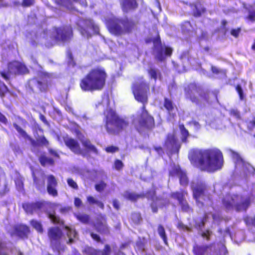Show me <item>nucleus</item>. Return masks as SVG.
I'll use <instances>...</instances> for the list:
<instances>
[{"instance_id": "1", "label": "nucleus", "mask_w": 255, "mask_h": 255, "mask_svg": "<svg viewBox=\"0 0 255 255\" xmlns=\"http://www.w3.org/2000/svg\"><path fill=\"white\" fill-rule=\"evenodd\" d=\"M191 163L201 171L213 172L221 168L223 156L218 149L192 150L189 154Z\"/></svg>"}, {"instance_id": "2", "label": "nucleus", "mask_w": 255, "mask_h": 255, "mask_svg": "<svg viewBox=\"0 0 255 255\" xmlns=\"http://www.w3.org/2000/svg\"><path fill=\"white\" fill-rule=\"evenodd\" d=\"M107 78L108 74L104 68L94 67L80 79L79 86L85 92L100 91L105 87Z\"/></svg>"}, {"instance_id": "3", "label": "nucleus", "mask_w": 255, "mask_h": 255, "mask_svg": "<svg viewBox=\"0 0 255 255\" xmlns=\"http://www.w3.org/2000/svg\"><path fill=\"white\" fill-rule=\"evenodd\" d=\"M42 38L46 47L50 48L56 44L70 42L73 38V28L70 24L53 26L51 29H44Z\"/></svg>"}, {"instance_id": "4", "label": "nucleus", "mask_w": 255, "mask_h": 255, "mask_svg": "<svg viewBox=\"0 0 255 255\" xmlns=\"http://www.w3.org/2000/svg\"><path fill=\"white\" fill-rule=\"evenodd\" d=\"M108 31L115 36L129 34L136 30L138 22L127 16L118 17L113 16L106 19Z\"/></svg>"}, {"instance_id": "5", "label": "nucleus", "mask_w": 255, "mask_h": 255, "mask_svg": "<svg viewBox=\"0 0 255 255\" xmlns=\"http://www.w3.org/2000/svg\"><path fill=\"white\" fill-rule=\"evenodd\" d=\"M185 97L186 99L190 100L200 108H205L207 105L211 104L210 95L211 93L214 95L216 99L217 98V94L214 92L205 91L198 84L190 83L184 88Z\"/></svg>"}, {"instance_id": "6", "label": "nucleus", "mask_w": 255, "mask_h": 255, "mask_svg": "<svg viewBox=\"0 0 255 255\" xmlns=\"http://www.w3.org/2000/svg\"><path fill=\"white\" fill-rule=\"evenodd\" d=\"M253 195L234 194L227 195L222 200L224 207L228 210H235L237 212H246L251 205Z\"/></svg>"}, {"instance_id": "7", "label": "nucleus", "mask_w": 255, "mask_h": 255, "mask_svg": "<svg viewBox=\"0 0 255 255\" xmlns=\"http://www.w3.org/2000/svg\"><path fill=\"white\" fill-rule=\"evenodd\" d=\"M12 125L16 131L21 135V136L24 139L30 141L31 145L33 146L48 147L49 146V142L43 134V129L38 124H35L33 129V134L36 138V140L33 139L30 135L27 134L25 130H24L16 123H13Z\"/></svg>"}, {"instance_id": "8", "label": "nucleus", "mask_w": 255, "mask_h": 255, "mask_svg": "<svg viewBox=\"0 0 255 255\" xmlns=\"http://www.w3.org/2000/svg\"><path fill=\"white\" fill-rule=\"evenodd\" d=\"M128 126V123L121 118L115 111L110 109L106 116L105 127L109 133L118 134Z\"/></svg>"}, {"instance_id": "9", "label": "nucleus", "mask_w": 255, "mask_h": 255, "mask_svg": "<svg viewBox=\"0 0 255 255\" xmlns=\"http://www.w3.org/2000/svg\"><path fill=\"white\" fill-rule=\"evenodd\" d=\"M131 89L135 99L142 104L140 116L150 115L145 109V105L148 102V94L150 91L149 83L144 81L136 82L132 85Z\"/></svg>"}, {"instance_id": "10", "label": "nucleus", "mask_w": 255, "mask_h": 255, "mask_svg": "<svg viewBox=\"0 0 255 255\" xmlns=\"http://www.w3.org/2000/svg\"><path fill=\"white\" fill-rule=\"evenodd\" d=\"M150 40L146 41V43ZM153 42V50L155 53V59L159 62L165 61L167 57H170L173 53V49L169 46L162 44L160 37L158 35L151 39Z\"/></svg>"}, {"instance_id": "11", "label": "nucleus", "mask_w": 255, "mask_h": 255, "mask_svg": "<svg viewBox=\"0 0 255 255\" xmlns=\"http://www.w3.org/2000/svg\"><path fill=\"white\" fill-rule=\"evenodd\" d=\"M26 90L29 93H46L49 89L47 80H42L37 77L29 79L25 85Z\"/></svg>"}, {"instance_id": "12", "label": "nucleus", "mask_w": 255, "mask_h": 255, "mask_svg": "<svg viewBox=\"0 0 255 255\" xmlns=\"http://www.w3.org/2000/svg\"><path fill=\"white\" fill-rule=\"evenodd\" d=\"M76 24L78 26V30L83 36H87L88 37L90 36L89 30H92L95 33H98L99 32L98 26L91 19L80 18L77 20Z\"/></svg>"}, {"instance_id": "13", "label": "nucleus", "mask_w": 255, "mask_h": 255, "mask_svg": "<svg viewBox=\"0 0 255 255\" xmlns=\"http://www.w3.org/2000/svg\"><path fill=\"white\" fill-rule=\"evenodd\" d=\"M51 205L50 202L43 200H37L35 202H24L22 204V207L27 214L33 215L34 213L39 214Z\"/></svg>"}, {"instance_id": "14", "label": "nucleus", "mask_w": 255, "mask_h": 255, "mask_svg": "<svg viewBox=\"0 0 255 255\" xmlns=\"http://www.w3.org/2000/svg\"><path fill=\"white\" fill-rule=\"evenodd\" d=\"M141 198L145 197L148 200H151V203L150 204L152 212L153 213H157L158 211V207L163 208L167 204L161 203L163 200V198L160 196H156V191L155 189L147 190L145 194H141Z\"/></svg>"}, {"instance_id": "15", "label": "nucleus", "mask_w": 255, "mask_h": 255, "mask_svg": "<svg viewBox=\"0 0 255 255\" xmlns=\"http://www.w3.org/2000/svg\"><path fill=\"white\" fill-rule=\"evenodd\" d=\"M191 189L193 193V197L196 203H200V199L205 200L206 198H208L207 195L208 187L205 182L200 180H198L195 183L192 182Z\"/></svg>"}, {"instance_id": "16", "label": "nucleus", "mask_w": 255, "mask_h": 255, "mask_svg": "<svg viewBox=\"0 0 255 255\" xmlns=\"http://www.w3.org/2000/svg\"><path fill=\"white\" fill-rule=\"evenodd\" d=\"M155 127V120L151 115L140 116V119L138 121V125L136 126L135 128L136 130L141 133L143 129L147 130H151Z\"/></svg>"}, {"instance_id": "17", "label": "nucleus", "mask_w": 255, "mask_h": 255, "mask_svg": "<svg viewBox=\"0 0 255 255\" xmlns=\"http://www.w3.org/2000/svg\"><path fill=\"white\" fill-rule=\"evenodd\" d=\"M8 73L15 75H23L29 73V70L22 62L13 61L7 65Z\"/></svg>"}, {"instance_id": "18", "label": "nucleus", "mask_w": 255, "mask_h": 255, "mask_svg": "<svg viewBox=\"0 0 255 255\" xmlns=\"http://www.w3.org/2000/svg\"><path fill=\"white\" fill-rule=\"evenodd\" d=\"M47 235L50 243L55 246H59L63 236L62 231L58 227H52L47 231Z\"/></svg>"}, {"instance_id": "19", "label": "nucleus", "mask_w": 255, "mask_h": 255, "mask_svg": "<svg viewBox=\"0 0 255 255\" xmlns=\"http://www.w3.org/2000/svg\"><path fill=\"white\" fill-rule=\"evenodd\" d=\"M63 140L65 145L73 153L81 154L84 157L86 156V153L81 149L79 142L76 139L66 135L63 137Z\"/></svg>"}, {"instance_id": "20", "label": "nucleus", "mask_w": 255, "mask_h": 255, "mask_svg": "<svg viewBox=\"0 0 255 255\" xmlns=\"http://www.w3.org/2000/svg\"><path fill=\"white\" fill-rule=\"evenodd\" d=\"M169 175L171 176H178L179 179V183L182 186H187L189 183V179L186 172L182 170L178 165L172 167L169 172Z\"/></svg>"}, {"instance_id": "21", "label": "nucleus", "mask_w": 255, "mask_h": 255, "mask_svg": "<svg viewBox=\"0 0 255 255\" xmlns=\"http://www.w3.org/2000/svg\"><path fill=\"white\" fill-rule=\"evenodd\" d=\"M47 179V192L48 194L53 197H56L58 195V192L57 189L58 186V181L56 177L52 174L49 175L46 177Z\"/></svg>"}, {"instance_id": "22", "label": "nucleus", "mask_w": 255, "mask_h": 255, "mask_svg": "<svg viewBox=\"0 0 255 255\" xmlns=\"http://www.w3.org/2000/svg\"><path fill=\"white\" fill-rule=\"evenodd\" d=\"M164 146L170 148L172 151L175 150L178 152L180 145L178 143V139L174 134H168L166 138Z\"/></svg>"}, {"instance_id": "23", "label": "nucleus", "mask_w": 255, "mask_h": 255, "mask_svg": "<svg viewBox=\"0 0 255 255\" xmlns=\"http://www.w3.org/2000/svg\"><path fill=\"white\" fill-rule=\"evenodd\" d=\"M81 134V137H79V139L82 146L85 148V151L83 150V151L86 153V155L89 152L97 154L98 151L96 147L91 143L89 139L85 137L84 135L82 133Z\"/></svg>"}, {"instance_id": "24", "label": "nucleus", "mask_w": 255, "mask_h": 255, "mask_svg": "<svg viewBox=\"0 0 255 255\" xmlns=\"http://www.w3.org/2000/svg\"><path fill=\"white\" fill-rule=\"evenodd\" d=\"M194 17H198L202 15L206 11V8L200 1L195 2L190 4Z\"/></svg>"}, {"instance_id": "25", "label": "nucleus", "mask_w": 255, "mask_h": 255, "mask_svg": "<svg viewBox=\"0 0 255 255\" xmlns=\"http://www.w3.org/2000/svg\"><path fill=\"white\" fill-rule=\"evenodd\" d=\"M30 231L29 227L25 225H19L14 229L15 234L20 238H27Z\"/></svg>"}, {"instance_id": "26", "label": "nucleus", "mask_w": 255, "mask_h": 255, "mask_svg": "<svg viewBox=\"0 0 255 255\" xmlns=\"http://www.w3.org/2000/svg\"><path fill=\"white\" fill-rule=\"evenodd\" d=\"M213 245V243L206 245H195L193 247V253L194 255H206L208 249H211Z\"/></svg>"}, {"instance_id": "27", "label": "nucleus", "mask_w": 255, "mask_h": 255, "mask_svg": "<svg viewBox=\"0 0 255 255\" xmlns=\"http://www.w3.org/2000/svg\"><path fill=\"white\" fill-rule=\"evenodd\" d=\"M32 176L34 184L38 190H41L45 188V175L42 173L40 177H37L34 172H32Z\"/></svg>"}, {"instance_id": "28", "label": "nucleus", "mask_w": 255, "mask_h": 255, "mask_svg": "<svg viewBox=\"0 0 255 255\" xmlns=\"http://www.w3.org/2000/svg\"><path fill=\"white\" fill-rule=\"evenodd\" d=\"M163 106L167 111L168 113L171 115L173 118L175 116V113L173 114L172 112L174 110L175 108L176 109V107L171 99L167 98H164Z\"/></svg>"}, {"instance_id": "29", "label": "nucleus", "mask_w": 255, "mask_h": 255, "mask_svg": "<svg viewBox=\"0 0 255 255\" xmlns=\"http://www.w3.org/2000/svg\"><path fill=\"white\" fill-rule=\"evenodd\" d=\"M44 212L46 214L48 218L54 224H64V221L61 220L59 216L56 215V213L54 210L52 211H49L47 210H44Z\"/></svg>"}, {"instance_id": "30", "label": "nucleus", "mask_w": 255, "mask_h": 255, "mask_svg": "<svg viewBox=\"0 0 255 255\" xmlns=\"http://www.w3.org/2000/svg\"><path fill=\"white\" fill-rule=\"evenodd\" d=\"M95 227L96 231L100 234H109L110 231L106 221L102 222L98 221L95 224Z\"/></svg>"}, {"instance_id": "31", "label": "nucleus", "mask_w": 255, "mask_h": 255, "mask_svg": "<svg viewBox=\"0 0 255 255\" xmlns=\"http://www.w3.org/2000/svg\"><path fill=\"white\" fill-rule=\"evenodd\" d=\"M147 72L149 75V78L153 79L154 81H156L157 79L160 80L162 78L161 72L155 67H150L147 70Z\"/></svg>"}, {"instance_id": "32", "label": "nucleus", "mask_w": 255, "mask_h": 255, "mask_svg": "<svg viewBox=\"0 0 255 255\" xmlns=\"http://www.w3.org/2000/svg\"><path fill=\"white\" fill-rule=\"evenodd\" d=\"M188 194L187 191L181 190L180 191H175L172 192L170 194L171 198L176 199L178 202L185 198V196Z\"/></svg>"}, {"instance_id": "33", "label": "nucleus", "mask_w": 255, "mask_h": 255, "mask_svg": "<svg viewBox=\"0 0 255 255\" xmlns=\"http://www.w3.org/2000/svg\"><path fill=\"white\" fill-rule=\"evenodd\" d=\"M125 199L132 202H136L139 198L142 197L141 194H136L134 192L127 191L124 195Z\"/></svg>"}, {"instance_id": "34", "label": "nucleus", "mask_w": 255, "mask_h": 255, "mask_svg": "<svg viewBox=\"0 0 255 255\" xmlns=\"http://www.w3.org/2000/svg\"><path fill=\"white\" fill-rule=\"evenodd\" d=\"M39 161L42 166H45L47 165H53L54 160L52 158H49L45 155H41L39 158Z\"/></svg>"}, {"instance_id": "35", "label": "nucleus", "mask_w": 255, "mask_h": 255, "mask_svg": "<svg viewBox=\"0 0 255 255\" xmlns=\"http://www.w3.org/2000/svg\"><path fill=\"white\" fill-rule=\"evenodd\" d=\"M249 14L245 17L246 20H248L252 23L255 22V9L252 6L250 7L246 8Z\"/></svg>"}, {"instance_id": "36", "label": "nucleus", "mask_w": 255, "mask_h": 255, "mask_svg": "<svg viewBox=\"0 0 255 255\" xmlns=\"http://www.w3.org/2000/svg\"><path fill=\"white\" fill-rule=\"evenodd\" d=\"M181 207V209L183 212L189 213L192 212L193 209L189 205L186 198L178 202Z\"/></svg>"}, {"instance_id": "37", "label": "nucleus", "mask_w": 255, "mask_h": 255, "mask_svg": "<svg viewBox=\"0 0 255 255\" xmlns=\"http://www.w3.org/2000/svg\"><path fill=\"white\" fill-rule=\"evenodd\" d=\"M179 128L182 135L181 141L183 142L186 143L187 142V138L189 136V133L183 124L179 125Z\"/></svg>"}, {"instance_id": "38", "label": "nucleus", "mask_w": 255, "mask_h": 255, "mask_svg": "<svg viewBox=\"0 0 255 255\" xmlns=\"http://www.w3.org/2000/svg\"><path fill=\"white\" fill-rule=\"evenodd\" d=\"M157 232L158 233L160 237V238L162 239L165 245H168V242H167V236L165 233V230L163 226V225L159 224L158 225L157 227Z\"/></svg>"}, {"instance_id": "39", "label": "nucleus", "mask_w": 255, "mask_h": 255, "mask_svg": "<svg viewBox=\"0 0 255 255\" xmlns=\"http://www.w3.org/2000/svg\"><path fill=\"white\" fill-rule=\"evenodd\" d=\"M83 253L87 255H99L101 250L95 249L90 246H86L83 250Z\"/></svg>"}, {"instance_id": "40", "label": "nucleus", "mask_w": 255, "mask_h": 255, "mask_svg": "<svg viewBox=\"0 0 255 255\" xmlns=\"http://www.w3.org/2000/svg\"><path fill=\"white\" fill-rule=\"evenodd\" d=\"M30 224L38 233H43V227L40 221L32 219L30 221Z\"/></svg>"}, {"instance_id": "41", "label": "nucleus", "mask_w": 255, "mask_h": 255, "mask_svg": "<svg viewBox=\"0 0 255 255\" xmlns=\"http://www.w3.org/2000/svg\"><path fill=\"white\" fill-rule=\"evenodd\" d=\"M76 217L77 220L84 224H88L90 221V216L85 214L76 215Z\"/></svg>"}, {"instance_id": "42", "label": "nucleus", "mask_w": 255, "mask_h": 255, "mask_svg": "<svg viewBox=\"0 0 255 255\" xmlns=\"http://www.w3.org/2000/svg\"><path fill=\"white\" fill-rule=\"evenodd\" d=\"M233 157L236 160L235 162L236 164H241L244 166L245 165V161L244 159L241 157L240 154L234 151H232Z\"/></svg>"}, {"instance_id": "43", "label": "nucleus", "mask_w": 255, "mask_h": 255, "mask_svg": "<svg viewBox=\"0 0 255 255\" xmlns=\"http://www.w3.org/2000/svg\"><path fill=\"white\" fill-rule=\"evenodd\" d=\"M9 92L7 87L3 82H0V97L3 98Z\"/></svg>"}, {"instance_id": "44", "label": "nucleus", "mask_w": 255, "mask_h": 255, "mask_svg": "<svg viewBox=\"0 0 255 255\" xmlns=\"http://www.w3.org/2000/svg\"><path fill=\"white\" fill-rule=\"evenodd\" d=\"M107 187V184L103 181H101L95 185V189L99 192L103 191Z\"/></svg>"}, {"instance_id": "45", "label": "nucleus", "mask_w": 255, "mask_h": 255, "mask_svg": "<svg viewBox=\"0 0 255 255\" xmlns=\"http://www.w3.org/2000/svg\"><path fill=\"white\" fill-rule=\"evenodd\" d=\"M35 3V0H22L21 5L23 7H29L33 6Z\"/></svg>"}, {"instance_id": "46", "label": "nucleus", "mask_w": 255, "mask_h": 255, "mask_svg": "<svg viewBox=\"0 0 255 255\" xmlns=\"http://www.w3.org/2000/svg\"><path fill=\"white\" fill-rule=\"evenodd\" d=\"M235 89L239 95L240 100L241 101L244 100L245 97H244V92H243V90L242 89L241 86L240 84H238L236 86Z\"/></svg>"}, {"instance_id": "47", "label": "nucleus", "mask_w": 255, "mask_h": 255, "mask_svg": "<svg viewBox=\"0 0 255 255\" xmlns=\"http://www.w3.org/2000/svg\"><path fill=\"white\" fill-rule=\"evenodd\" d=\"M244 221L246 225L252 226L255 228V215L253 218L247 217Z\"/></svg>"}, {"instance_id": "48", "label": "nucleus", "mask_w": 255, "mask_h": 255, "mask_svg": "<svg viewBox=\"0 0 255 255\" xmlns=\"http://www.w3.org/2000/svg\"><path fill=\"white\" fill-rule=\"evenodd\" d=\"M111 253V248L109 245L106 244L104 249L101 251V253L99 255H110Z\"/></svg>"}, {"instance_id": "49", "label": "nucleus", "mask_w": 255, "mask_h": 255, "mask_svg": "<svg viewBox=\"0 0 255 255\" xmlns=\"http://www.w3.org/2000/svg\"><path fill=\"white\" fill-rule=\"evenodd\" d=\"M212 235V232L209 230H206L201 234V237L205 238L206 240L207 241H209L210 240V237Z\"/></svg>"}, {"instance_id": "50", "label": "nucleus", "mask_w": 255, "mask_h": 255, "mask_svg": "<svg viewBox=\"0 0 255 255\" xmlns=\"http://www.w3.org/2000/svg\"><path fill=\"white\" fill-rule=\"evenodd\" d=\"M68 185L72 188L77 190L78 189V186L76 182L71 178H68L67 180Z\"/></svg>"}, {"instance_id": "51", "label": "nucleus", "mask_w": 255, "mask_h": 255, "mask_svg": "<svg viewBox=\"0 0 255 255\" xmlns=\"http://www.w3.org/2000/svg\"><path fill=\"white\" fill-rule=\"evenodd\" d=\"M114 166L116 170H121L124 167L123 162L120 159H116L114 162Z\"/></svg>"}, {"instance_id": "52", "label": "nucleus", "mask_w": 255, "mask_h": 255, "mask_svg": "<svg viewBox=\"0 0 255 255\" xmlns=\"http://www.w3.org/2000/svg\"><path fill=\"white\" fill-rule=\"evenodd\" d=\"M132 220L135 223H139L141 219V215L138 213H134L131 214Z\"/></svg>"}, {"instance_id": "53", "label": "nucleus", "mask_w": 255, "mask_h": 255, "mask_svg": "<svg viewBox=\"0 0 255 255\" xmlns=\"http://www.w3.org/2000/svg\"><path fill=\"white\" fill-rule=\"evenodd\" d=\"M119 148L113 145L108 146L106 148L105 150L108 153H114L119 151Z\"/></svg>"}, {"instance_id": "54", "label": "nucleus", "mask_w": 255, "mask_h": 255, "mask_svg": "<svg viewBox=\"0 0 255 255\" xmlns=\"http://www.w3.org/2000/svg\"><path fill=\"white\" fill-rule=\"evenodd\" d=\"M241 31V28L238 27L236 29H232L231 30V34L235 38H238L239 36V34Z\"/></svg>"}, {"instance_id": "55", "label": "nucleus", "mask_w": 255, "mask_h": 255, "mask_svg": "<svg viewBox=\"0 0 255 255\" xmlns=\"http://www.w3.org/2000/svg\"><path fill=\"white\" fill-rule=\"evenodd\" d=\"M255 127V116L253 117V120L250 121L248 123V125L247 126V128L249 130L252 131Z\"/></svg>"}, {"instance_id": "56", "label": "nucleus", "mask_w": 255, "mask_h": 255, "mask_svg": "<svg viewBox=\"0 0 255 255\" xmlns=\"http://www.w3.org/2000/svg\"><path fill=\"white\" fill-rule=\"evenodd\" d=\"M90 236L97 242H100L102 244L103 243V242L101 240L100 237L98 235L92 232L90 233Z\"/></svg>"}, {"instance_id": "57", "label": "nucleus", "mask_w": 255, "mask_h": 255, "mask_svg": "<svg viewBox=\"0 0 255 255\" xmlns=\"http://www.w3.org/2000/svg\"><path fill=\"white\" fill-rule=\"evenodd\" d=\"M230 115L235 117L238 119H240L241 118L240 113L237 110H232L230 111Z\"/></svg>"}, {"instance_id": "58", "label": "nucleus", "mask_w": 255, "mask_h": 255, "mask_svg": "<svg viewBox=\"0 0 255 255\" xmlns=\"http://www.w3.org/2000/svg\"><path fill=\"white\" fill-rule=\"evenodd\" d=\"M74 205L77 208L80 207L82 205V200L79 198L75 197L74 198Z\"/></svg>"}, {"instance_id": "59", "label": "nucleus", "mask_w": 255, "mask_h": 255, "mask_svg": "<svg viewBox=\"0 0 255 255\" xmlns=\"http://www.w3.org/2000/svg\"><path fill=\"white\" fill-rule=\"evenodd\" d=\"M48 151L49 153L50 154L52 155V156H53L54 157L58 158H59L60 157L59 154L57 153V152L56 150H55L52 148H49L48 149Z\"/></svg>"}, {"instance_id": "60", "label": "nucleus", "mask_w": 255, "mask_h": 255, "mask_svg": "<svg viewBox=\"0 0 255 255\" xmlns=\"http://www.w3.org/2000/svg\"><path fill=\"white\" fill-rule=\"evenodd\" d=\"M0 123L6 125L7 124V119L5 116L0 112Z\"/></svg>"}, {"instance_id": "61", "label": "nucleus", "mask_w": 255, "mask_h": 255, "mask_svg": "<svg viewBox=\"0 0 255 255\" xmlns=\"http://www.w3.org/2000/svg\"><path fill=\"white\" fill-rule=\"evenodd\" d=\"M87 201L90 204H94L97 203L98 200H96L93 196H89L87 198Z\"/></svg>"}, {"instance_id": "62", "label": "nucleus", "mask_w": 255, "mask_h": 255, "mask_svg": "<svg viewBox=\"0 0 255 255\" xmlns=\"http://www.w3.org/2000/svg\"><path fill=\"white\" fill-rule=\"evenodd\" d=\"M0 75L6 81L8 80L9 79L8 73L5 71H1L0 72Z\"/></svg>"}, {"instance_id": "63", "label": "nucleus", "mask_w": 255, "mask_h": 255, "mask_svg": "<svg viewBox=\"0 0 255 255\" xmlns=\"http://www.w3.org/2000/svg\"><path fill=\"white\" fill-rule=\"evenodd\" d=\"M39 119L45 124H48V122L45 118V117L41 113H39Z\"/></svg>"}, {"instance_id": "64", "label": "nucleus", "mask_w": 255, "mask_h": 255, "mask_svg": "<svg viewBox=\"0 0 255 255\" xmlns=\"http://www.w3.org/2000/svg\"><path fill=\"white\" fill-rule=\"evenodd\" d=\"M113 205L116 210H119L120 209L119 202L117 199L113 200Z\"/></svg>"}]
</instances>
